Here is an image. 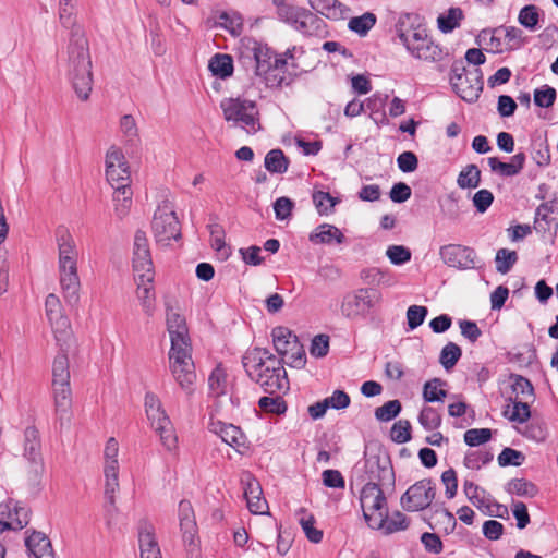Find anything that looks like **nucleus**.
<instances>
[{"instance_id": "f257e3e1", "label": "nucleus", "mask_w": 558, "mask_h": 558, "mask_svg": "<svg viewBox=\"0 0 558 558\" xmlns=\"http://www.w3.org/2000/svg\"><path fill=\"white\" fill-rule=\"evenodd\" d=\"M59 19L63 27L70 28L66 47L68 75L81 100H87L93 88L92 59L85 32L76 24L72 0H60Z\"/></svg>"}, {"instance_id": "f03ea898", "label": "nucleus", "mask_w": 558, "mask_h": 558, "mask_svg": "<svg viewBox=\"0 0 558 558\" xmlns=\"http://www.w3.org/2000/svg\"><path fill=\"white\" fill-rule=\"evenodd\" d=\"M239 61L267 87H279L286 80L287 60L277 58L271 48L254 38L245 37L241 40Z\"/></svg>"}, {"instance_id": "7ed1b4c3", "label": "nucleus", "mask_w": 558, "mask_h": 558, "mask_svg": "<svg viewBox=\"0 0 558 558\" xmlns=\"http://www.w3.org/2000/svg\"><path fill=\"white\" fill-rule=\"evenodd\" d=\"M247 375L266 392L276 393L289 388L287 372L281 360L267 349L254 348L243 356Z\"/></svg>"}, {"instance_id": "20e7f679", "label": "nucleus", "mask_w": 558, "mask_h": 558, "mask_svg": "<svg viewBox=\"0 0 558 558\" xmlns=\"http://www.w3.org/2000/svg\"><path fill=\"white\" fill-rule=\"evenodd\" d=\"M56 240L60 287L65 302L74 305L78 302L81 289L77 271V246L74 238L66 229L58 230Z\"/></svg>"}, {"instance_id": "39448f33", "label": "nucleus", "mask_w": 558, "mask_h": 558, "mask_svg": "<svg viewBox=\"0 0 558 558\" xmlns=\"http://www.w3.org/2000/svg\"><path fill=\"white\" fill-rule=\"evenodd\" d=\"M69 359L64 352L58 353L52 363V397L57 420L69 427L72 420V390L70 385Z\"/></svg>"}, {"instance_id": "423d86ee", "label": "nucleus", "mask_w": 558, "mask_h": 558, "mask_svg": "<svg viewBox=\"0 0 558 558\" xmlns=\"http://www.w3.org/2000/svg\"><path fill=\"white\" fill-rule=\"evenodd\" d=\"M192 351L191 340H179V342H171L168 353L170 373L180 388L189 396L194 392L197 377Z\"/></svg>"}, {"instance_id": "0eeeda50", "label": "nucleus", "mask_w": 558, "mask_h": 558, "mask_svg": "<svg viewBox=\"0 0 558 558\" xmlns=\"http://www.w3.org/2000/svg\"><path fill=\"white\" fill-rule=\"evenodd\" d=\"M220 107L227 122H232L248 134H255L260 130L259 114L256 104L242 98H226Z\"/></svg>"}, {"instance_id": "6e6552de", "label": "nucleus", "mask_w": 558, "mask_h": 558, "mask_svg": "<svg viewBox=\"0 0 558 558\" xmlns=\"http://www.w3.org/2000/svg\"><path fill=\"white\" fill-rule=\"evenodd\" d=\"M381 302V294L375 289L359 288L345 293L340 303V314L349 319L366 318Z\"/></svg>"}, {"instance_id": "1a4fd4ad", "label": "nucleus", "mask_w": 558, "mask_h": 558, "mask_svg": "<svg viewBox=\"0 0 558 558\" xmlns=\"http://www.w3.org/2000/svg\"><path fill=\"white\" fill-rule=\"evenodd\" d=\"M145 411L151 427L159 434L161 444L168 450L173 449L177 445V436L157 395L153 392L145 395Z\"/></svg>"}, {"instance_id": "9d476101", "label": "nucleus", "mask_w": 558, "mask_h": 558, "mask_svg": "<svg viewBox=\"0 0 558 558\" xmlns=\"http://www.w3.org/2000/svg\"><path fill=\"white\" fill-rule=\"evenodd\" d=\"M449 80L454 93L468 102L477 100L483 90V77L478 69L466 71L461 63H454Z\"/></svg>"}, {"instance_id": "9b49d317", "label": "nucleus", "mask_w": 558, "mask_h": 558, "mask_svg": "<svg viewBox=\"0 0 558 558\" xmlns=\"http://www.w3.org/2000/svg\"><path fill=\"white\" fill-rule=\"evenodd\" d=\"M151 230L157 243L168 245L181 238V226L173 206L165 201L154 213Z\"/></svg>"}, {"instance_id": "f8f14e48", "label": "nucleus", "mask_w": 558, "mask_h": 558, "mask_svg": "<svg viewBox=\"0 0 558 558\" xmlns=\"http://www.w3.org/2000/svg\"><path fill=\"white\" fill-rule=\"evenodd\" d=\"M119 442L110 437L104 449V495L109 507L116 509V495L120 489L119 484Z\"/></svg>"}, {"instance_id": "ddd939ff", "label": "nucleus", "mask_w": 558, "mask_h": 558, "mask_svg": "<svg viewBox=\"0 0 558 558\" xmlns=\"http://www.w3.org/2000/svg\"><path fill=\"white\" fill-rule=\"evenodd\" d=\"M363 470L364 481L375 482L378 485L393 487L395 472L388 456L376 452H366L364 457Z\"/></svg>"}, {"instance_id": "4468645a", "label": "nucleus", "mask_w": 558, "mask_h": 558, "mask_svg": "<svg viewBox=\"0 0 558 558\" xmlns=\"http://www.w3.org/2000/svg\"><path fill=\"white\" fill-rule=\"evenodd\" d=\"M435 496V483L430 478H424L410 486L400 501L405 511L415 512L429 507Z\"/></svg>"}, {"instance_id": "2eb2a0df", "label": "nucleus", "mask_w": 558, "mask_h": 558, "mask_svg": "<svg viewBox=\"0 0 558 558\" xmlns=\"http://www.w3.org/2000/svg\"><path fill=\"white\" fill-rule=\"evenodd\" d=\"M132 266L134 276L144 278L146 281L154 280V264L146 233L137 230L133 242Z\"/></svg>"}, {"instance_id": "dca6fc26", "label": "nucleus", "mask_w": 558, "mask_h": 558, "mask_svg": "<svg viewBox=\"0 0 558 558\" xmlns=\"http://www.w3.org/2000/svg\"><path fill=\"white\" fill-rule=\"evenodd\" d=\"M106 179L111 187L131 184V171L129 162L122 149L112 145L105 158Z\"/></svg>"}, {"instance_id": "f3484780", "label": "nucleus", "mask_w": 558, "mask_h": 558, "mask_svg": "<svg viewBox=\"0 0 558 558\" xmlns=\"http://www.w3.org/2000/svg\"><path fill=\"white\" fill-rule=\"evenodd\" d=\"M383 487H387V485L366 482L361 490L360 502L366 521H369L372 515L377 514L381 522L387 515V500Z\"/></svg>"}, {"instance_id": "a211bd4d", "label": "nucleus", "mask_w": 558, "mask_h": 558, "mask_svg": "<svg viewBox=\"0 0 558 558\" xmlns=\"http://www.w3.org/2000/svg\"><path fill=\"white\" fill-rule=\"evenodd\" d=\"M23 457L29 464V472L38 477L43 474L45 464L41 453V440L38 429L35 426H28L24 430Z\"/></svg>"}, {"instance_id": "6ab92c4d", "label": "nucleus", "mask_w": 558, "mask_h": 558, "mask_svg": "<svg viewBox=\"0 0 558 558\" xmlns=\"http://www.w3.org/2000/svg\"><path fill=\"white\" fill-rule=\"evenodd\" d=\"M29 522V510L20 501L8 499L0 504V526L1 531H19Z\"/></svg>"}, {"instance_id": "aec40b11", "label": "nucleus", "mask_w": 558, "mask_h": 558, "mask_svg": "<svg viewBox=\"0 0 558 558\" xmlns=\"http://www.w3.org/2000/svg\"><path fill=\"white\" fill-rule=\"evenodd\" d=\"M439 255L447 266L461 270L474 268L477 260L475 251L461 244L444 245Z\"/></svg>"}, {"instance_id": "412c9836", "label": "nucleus", "mask_w": 558, "mask_h": 558, "mask_svg": "<svg viewBox=\"0 0 558 558\" xmlns=\"http://www.w3.org/2000/svg\"><path fill=\"white\" fill-rule=\"evenodd\" d=\"M395 29L404 48L420 39V36L427 31L423 17L417 13L409 12L399 15Z\"/></svg>"}, {"instance_id": "4be33fe9", "label": "nucleus", "mask_w": 558, "mask_h": 558, "mask_svg": "<svg viewBox=\"0 0 558 558\" xmlns=\"http://www.w3.org/2000/svg\"><path fill=\"white\" fill-rule=\"evenodd\" d=\"M405 49L414 59L425 62H439L448 54L446 49L435 43L428 35V31L423 33L420 39L407 46Z\"/></svg>"}, {"instance_id": "5701e85b", "label": "nucleus", "mask_w": 558, "mask_h": 558, "mask_svg": "<svg viewBox=\"0 0 558 558\" xmlns=\"http://www.w3.org/2000/svg\"><path fill=\"white\" fill-rule=\"evenodd\" d=\"M45 308L57 341H65L69 337L70 322L62 314V305L59 298L53 293L48 294L45 301Z\"/></svg>"}, {"instance_id": "b1692460", "label": "nucleus", "mask_w": 558, "mask_h": 558, "mask_svg": "<svg viewBox=\"0 0 558 558\" xmlns=\"http://www.w3.org/2000/svg\"><path fill=\"white\" fill-rule=\"evenodd\" d=\"M178 517L182 539L189 550L193 551L197 547V524L193 507L190 501L181 500L178 508Z\"/></svg>"}, {"instance_id": "393cba45", "label": "nucleus", "mask_w": 558, "mask_h": 558, "mask_svg": "<svg viewBox=\"0 0 558 558\" xmlns=\"http://www.w3.org/2000/svg\"><path fill=\"white\" fill-rule=\"evenodd\" d=\"M241 484L243 486L248 510L253 514L267 513L268 504L263 497V490L259 482L251 473H244L241 477Z\"/></svg>"}, {"instance_id": "a878e982", "label": "nucleus", "mask_w": 558, "mask_h": 558, "mask_svg": "<svg viewBox=\"0 0 558 558\" xmlns=\"http://www.w3.org/2000/svg\"><path fill=\"white\" fill-rule=\"evenodd\" d=\"M558 228V198L539 205L535 213L534 229L536 232L555 233Z\"/></svg>"}, {"instance_id": "bb28decb", "label": "nucleus", "mask_w": 558, "mask_h": 558, "mask_svg": "<svg viewBox=\"0 0 558 558\" xmlns=\"http://www.w3.org/2000/svg\"><path fill=\"white\" fill-rule=\"evenodd\" d=\"M141 558H161L160 548L155 537V529L148 522H143L138 530Z\"/></svg>"}, {"instance_id": "cd10ccee", "label": "nucleus", "mask_w": 558, "mask_h": 558, "mask_svg": "<svg viewBox=\"0 0 558 558\" xmlns=\"http://www.w3.org/2000/svg\"><path fill=\"white\" fill-rule=\"evenodd\" d=\"M293 28L306 36H323L327 33L325 21L306 9L302 10Z\"/></svg>"}, {"instance_id": "c85d7f7f", "label": "nucleus", "mask_w": 558, "mask_h": 558, "mask_svg": "<svg viewBox=\"0 0 558 558\" xmlns=\"http://www.w3.org/2000/svg\"><path fill=\"white\" fill-rule=\"evenodd\" d=\"M308 240L313 244L332 245L344 243L345 236L336 226L322 223L310 233Z\"/></svg>"}, {"instance_id": "c756f323", "label": "nucleus", "mask_w": 558, "mask_h": 558, "mask_svg": "<svg viewBox=\"0 0 558 558\" xmlns=\"http://www.w3.org/2000/svg\"><path fill=\"white\" fill-rule=\"evenodd\" d=\"M525 159L524 153H518L511 157L509 162L500 161L497 157H489L487 161L493 172L502 177H514L524 168Z\"/></svg>"}, {"instance_id": "7c9ffc66", "label": "nucleus", "mask_w": 558, "mask_h": 558, "mask_svg": "<svg viewBox=\"0 0 558 558\" xmlns=\"http://www.w3.org/2000/svg\"><path fill=\"white\" fill-rule=\"evenodd\" d=\"M210 430L217 434L223 442L232 448L239 449L245 445V436L242 430L232 424L213 422Z\"/></svg>"}, {"instance_id": "2f4dec72", "label": "nucleus", "mask_w": 558, "mask_h": 558, "mask_svg": "<svg viewBox=\"0 0 558 558\" xmlns=\"http://www.w3.org/2000/svg\"><path fill=\"white\" fill-rule=\"evenodd\" d=\"M25 546L35 558H54L51 543L44 533L34 531L26 537Z\"/></svg>"}, {"instance_id": "473e14b6", "label": "nucleus", "mask_w": 558, "mask_h": 558, "mask_svg": "<svg viewBox=\"0 0 558 558\" xmlns=\"http://www.w3.org/2000/svg\"><path fill=\"white\" fill-rule=\"evenodd\" d=\"M112 194L114 215L119 219L125 218L132 207L133 191L131 184L114 186Z\"/></svg>"}, {"instance_id": "72a5a7b5", "label": "nucleus", "mask_w": 558, "mask_h": 558, "mask_svg": "<svg viewBox=\"0 0 558 558\" xmlns=\"http://www.w3.org/2000/svg\"><path fill=\"white\" fill-rule=\"evenodd\" d=\"M167 329L170 336L171 342H179V340L189 341V329L186 326L185 318L173 310L167 312Z\"/></svg>"}, {"instance_id": "f704fd0d", "label": "nucleus", "mask_w": 558, "mask_h": 558, "mask_svg": "<svg viewBox=\"0 0 558 558\" xmlns=\"http://www.w3.org/2000/svg\"><path fill=\"white\" fill-rule=\"evenodd\" d=\"M271 336L275 350L281 357L292 348V343L299 342L298 337L290 329L282 326L274 328Z\"/></svg>"}, {"instance_id": "c9c22d12", "label": "nucleus", "mask_w": 558, "mask_h": 558, "mask_svg": "<svg viewBox=\"0 0 558 558\" xmlns=\"http://www.w3.org/2000/svg\"><path fill=\"white\" fill-rule=\"evenodd\" d=\"M463 19L464 13L462 9L458 7H452L448 9L446 12L438 15V29L444 34L451 33L461 25Z\"/></svg>"}, {"instance_id": "e433bc0d", "label": "nucleus", "mask_w": 558, "mask_h": 558, "mask_svg": "<svg viewBox=\"0 0 558 558\" xmlns=\"http://www.w3.org/2000/svg\"><path fill=\"white\" fill-rule=\"evenodd\" d=\"M135 281L137 283V298L142 303L144 312L150 316L155 310L154 280L146 281L144 278L135 277Z\"/></svg>"}, {"instance_id": "4c0bfd02", "label": "nucleus", "mask_w": 558, "mask_h": 558, "mask_svg": "<svg viewBox=\"0 0 558 558\" xmlns=\"http://www.w3.org/2000/svg\"><path fill=\"white\" fill-rule=\"evenodd\" d=\"M299 523L307 537V539L314 544H318L323 539V531L314 526L315 518L312 513L307 512L306 509L301 508L296 512Z\"/></svg>"}, {"instance_id": "58836bf2", "label": "nucleus", "mask_w": 558, "mask_h": 558, "mask_svg": "<svg viewBox=\"0 0 558 558\" xmlns=\"http://www.w3.org/2000/svg\"><path fill=\"white\" fill-rule=\"evenodd\" d=\"M361 279L371 286H391L393 278L388 269L378 267L365 268L360 274Z\"/></svg>"}, {"instance_id": "ea45409f", "label": "nucleus", "mask_w": 558, "mask_h": 558, "mask_svg": "<svg viewBox=\"0 0 558 558\" xmlns=\"http://www.w3.org/2000/svg\"><path fill=\"white\" fill-rule=\"evenodd\" d=\"M272 3L276 7L278 19L289 24L290 26L294 27L304 8L289 4L286 2V0H272Z\"/></svg>"}, {"instance_id": "a19ab883", "label": "nucleus", "mask_w": 558, "mask_h": 558, "mask_svg": "<svg viewBox=\"0 0 558 558\" xmlns=\"http://www.w3.org/2000/svg\"><path fill=\"white\" fill-rule=\"evenodd\" d=\"M208 66L213 74L220 78H227L231 76L233 72V61L228 54H215L210 59Z\"/></svg>"}, {"instance_id": "79ce46f5", "label": "nucleus", "mask_w": 558, "mask_h": 558, "mask_svg": "<svg viewBox=\"0 0 558 558\" xmlns=\"http://www.w3.org/2000/svg\"><path fill=\"white\" fill-rule=\"evenodd\" d=\"M310 7L317 13L337 20L342 15L341 4L337 0H307Z\"/></svg>"}, {"instance_id": "37998d69", "label": "nucleus", "mask_w": 558, "mask_h": 558, "mask_svg": "<svg viewBox=\"0 0 558 558\" xmlns=\"http://www.w3.org/2000/svg\"><path fill=\"white\" fill-rule=\"evenodd\" d=\"M265 168L271 173H284L289 167V160L281 149H271L265 156Z\"/></svg>"}, {"instance_id": "c03bdc74", "label": "nucleus", "mask_w": 558, "mask_h": 558, "mask_svg": "<svg viewBox=\"0 0 558 558\" xmlns=\"http://www.w3.org/2000/svg\"><path fill=\"white\" fill-rule=\"evenodd\" d=\"M445 381L439 378H433L424 384L423 399L426 402H442L447 391L442 389Z\"/></svg>"}, {"instance_id": "a18cd8bd", "label": "nucleus", "mask_w": 558, "mask_h": 558, "mask_svg": "<svg viewBox=\"0 0 558 558\" xmlns=\"http://www.w3.org/2000/svg\"><path fill=\"white\" fill-rule=\"evenodd\" d=\"M376 15L372 12H365L360 16L352 17L348 27L350 31L356 33L360 36H365L376 24Z\"/></svg>"}, {"instance_id": "49530a36", "label": "nucleus", "mask_w": 558, "mask_h": 558, "mask_svg": "<svg viewBox=\"0 0 558 558\" xmlns=\"http://www.w3.org/2000/svg\"><path fill=\"white\" fill-rule=\"evenodd\" d=\"M458 185L461 189H476L481 183V170L476 165H468L460 172Z\"/></svg>"}, {"instance_id": "de8ad7c7", "label": "nucleus", "mask_w": 558, "mask_h": 558, "mask_svg": "<svg viewBox=\"0 0 558 558\" xmlns=\"http://www.w3.org/2000/svg\"><path fill=\"white\" fill-rule=\"evenodd\" d=\"M417 420L421 426L428 432L438 429L442 422L440 413L429 405L423 407Z\"/></svg>"}, {"instance_id": "09e8293b", "label": "nucleus", "mask_w": 558, "mask_h": 558, "mask_svg": "<svg viewBox=\"0 0 558 558\" xmlns=\"http://www.w3.org/2000/svg\"><path fill=\"white\" fill-rule=\"evenodd\" d=\"M340 202L328 192L316 191L313 193V203L320 216L333 213V207Z\"/></svg>"}, {"instance_id": "8fccbe9b", "label": "nucleus", "mask_w": 558, "mask_h": 558, "mask_svg": "<svg viewBox=\"0 0 558 558\" xmlns=\"http://www.w3.org/2000/svg\"><path fill=\"white\" fill-rule=\"evenodd\" d=\"M462 355L461 348L454 342H448L440 351L439 363L447 371L453 368Z\"/></svg>"}, {"instance_id": "3c124183", "label": "nucleus", "mask_w": 558, "mask_h": 558, "mask_svg": "<svg viewBox=\"0 0 558 558\" xmlns=\"http://www.w3.org/2000/svg\"><path fill=\"white\" fill-rule=\"evenodd\" d=\"M508 492L522 497H534L538 488L532 482L525 478H514L508 483Z\"/></svg>"}, {"instance_id": "603ef678", "label": "nucleus", "mask_w": 558, "mask_h": 558, "mask_svg": "<svg viewBox=\"0 0 558 558\" xmlns=\"http://www.w3.org/2000/svg\"><path fill=\"white\" fill-rule=\"evenodd\" d=\"M208 386L216 397L222 396L227 392V373L226 371L217 366L210 374L208 378Z\"/></svg>"}, {"instance_id": "864d4df0", "label": "nucleus", "mask_w": 558, "mask_h": 558, "mask_svg": "<svg viewBox=\"0 0 558 558\" xmlns=\"http://www.w3.org/2000/svg\"><path fill=\"white\" fill-rule=\"evenodd\" d=\"M518 21L523 27L535 31L539 21V9L535 4L523 7L519 12Z\"/></svg>"}, {"instance_id": "5fc2aeb1", "label": "nucleus", "mask_w": 558, "mask_h": 558, "mask_svg": "<svg viewBox=\"0 0 558 558\" xmlns=\"http://www.w3.org/2000/svg\"><path fill=\"white\" fill-rule=\"evenodd\" d=\"M518 260V254L515 251H510L508 248H500L496 253L495 262H496V270L502 275L510 271L513 265Z\"/></svg>"}, {"instance_id": "6e6d98bb", "label": "nucleus", "mask_w": 558, "mask_h": 558, "mask_svg": "<svg viewBox=\"0 0 558 558\" xmlns=\"http://www.w3.org/2000/svg\"><path fill=\"white\" fill-rule=\"evenodd\" d=\"M401 410L402 405L399 400H390L375 409V417L379 422H389L397 417Z\"/></svg>"}, {"instance_id": "4d7b16f0", "label": "nucleus", "mask_w": 558, "mask_h": 558, "mask_svg": "<svg viewBox=\"0 0 558 558\" xmlns=\"http://www.w3.org/2000/svg\"><path fill=\"white\" fill-rule=\"evenodd\" d=\"M280 360L281 362L284 361L290 367L302 368L306 363V354L300 341L295 344L292 343V348Z\"/></svg>"}, {"instance_id": "13d9d810", "label": "nucleus", "mask_w": 558, "mask_h": 558, "mask_svg": "<svg viewBox=\"0 0 558 558\" xmlns=\"http://www.w3.org/2000/svg\"><path fill=\"white\" fill-rule=\"evenodd\" d=\"M510 400L512 401V411L508 416L509 420L518 423L526 422L531 415L529 400L512 397Z\"/></svg>"}, {"instance_id": "bf43d9fd", "label": "nucleus", "mask_w": 558, "mask_h": 558, "mask_svg": "<svg viewBox=\"0 0 558 558\" xmlns=\"http://www.w3.org/2000/svg\"><path fill=\"white\" fill-rule=\"evenodd\" d=\"M391 440L396 444H404L411 440V423L408 420L397 421L390 429Z\"/></svg>"}, {"instance_id": "052dcab7", "label": "nucleus", "mask_w": 558, "mask_h": 558, "mask_svg": "<svg viewBox=\"0 0 558 558\" xmlns=\"http://www.w3.org/2000/svg\"><path fill=\"white\" fill-rule=\"evenodd\" d=\"M532 159L538 167H546L550 162V153L545 140H538L533 143Z\"/></svg>"}, {"instance_id": "680f3d73", "label": "nucleus", "mask_w": 558, "mask_h": 558, "mask_svg": "<svg viewBox=\"0 0 558 558\" xmlns=\"http://www.w3.org/2000/svg\"><path fill=\"white\" fill-rule=\"evenodd\" d=\"M258 405L266 413L283 414L287 411V404L279 396L262 397L258 401Z\"/></svg>"}, {"instance_id": "e2e57ef3", "label": "nucleus", "mask_w": 558, "mask_h": 558, "mask_svg": "<svg viewBox=\"0 0 558 558\" xmlns=\"http://www.w3.org/2000/svg\"><path fill=\"white\" fill-rule=\"evenodd\" d=\"M556 96V89L545 85L534 90V104L541 108H549L554 105Z\"/></svg>"}, {"instance_id": "0e129e2a", "label": "nucleus", "mask_w": 558, "mask_h": 558, "mask_svg": "<svg viewBox=\"0 0 558 558\" xmlns=\"http://www.w3.org/2000/svg\"><path fill=\"white\" fill-rule=\"evenodd\" d=\"M463 490L468 499L476 507H482L486 502L485 490L471 481H464Z\"/></svg>"}, {"instance_id": "69168bd1", "label": "nucleus", "mask_w": 558, "mask_h": 558, "mask_svg": "<svg viewBox=\"0 0 558 558\" xmlns=\"http://www.w3.org/2000/svg\"><path fill=\"white\" fill-rule=\"evenodd\" d=\"M492 438L489 428H472L464 433V441L470 447H476L487 442Z\"/></svg>"}, {"instance_id": "338daca9", "label": "nucleus", "mask_w": 558, "mask_h": 558, "mask_svg": "<svg viewBox=\"0 0 558 558\" xmlns=\"http://www.w3.org/2000/svg\"><path fill=\"white\" fill-rule=\"evenodd\" d=\"M120 131L129 143H134L138 138V129L135 119L131 114H124L120 119Z\"/></svg>"}, {"instance_id": "774afa93", "label": "nucleus", "mask_w": 558, "mask_h": 558, "mask_svg": "<svg viewBox=\"0 0 558 558\" xmlns=\"http://www.w3.org/2000/svg\"><path fill=\"white\" fill-rule=\"evenodd\" d=\"M386 256L393 265H403L411 259V251L403 245H390L386 251Z\"/></svg>"}]
</instances>
